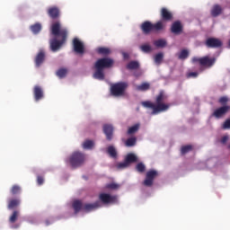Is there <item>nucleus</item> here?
Segmentation results:
<instances>
[{"mask_svg":"<svg viewBox=\"0 0 230 230\" xmlns=\"http://www.w3.org/2000/svg\"><path fill=\"white\" fill-rule=\"evenodd\" d=\"M51 33L55 38L49 40L50 49L53 53H57L67 38V30L60 26V22H57L51 26Z\"/></svg>","mask_w":230,"mask_h":230,"instance_id":"nucleus-1","label":"nucleus"},{"mask_svg":"<svg viewBox=\"0 0 230 230\" xmlns=\"http://www.w3.org/2000/svg\"><path fill=\"white\" fill-rule=\"evenodd\" d=\"M113 65L114 60L111 58H102L98 59L94 64L95 72L93 74V78H95V80H105L103 69H109V67H112Z\"/></svg>","mask_w":230,"mask_h":230,"instance_id":"nucleus-2","label":"nucleus"},{"mask_svg":"<svg viewBox=\"0 0 230 230\" xmlns=\"http://www.w3.org/2000/svg\"><path fill=\"white\" fill-rule=\"evenodd\" d=\"M72 207L75 210V214L80 213V211H84V213H91V211H95V209H99L102 208V202L96 201L95 203L90 204H82L80 200H75L72 204Z\"/></svg>","mask_w":230,"mask_h":230,"instance_id":"nucleus-3","label":"nucleus"},{"mask_svg":"<svg viewBox=\"0 0 230 230\" xmlns=\"http://www.w3.org/2000/svg\"><path fill=\"white\" fill-rule=\"evenodd\" d=\"M66 163L71 168H80L85 163V155L82 152L75 151L66 159Z\"/></svg>","mask_w":230,"mask_h":230,"instance_id":"nucleus-4","label":"nucleus"},{"mask_svg":"<svg viewBox=\"0 0 230 230\" xmlns=\"http://www.w3.org/2000/svg\"><path fill=\"white\" fill-rule=\"evenodd\" d=\"M128 87V84L125 82L117 83L111 87V93L112 96H123L125 94V89Z\"/></svg>","mask_w":230,"mask_h":230,"instance_id":"nucleus-5","label":"nucleus"},{"mask_svg":"<svg viewBox=\"0 0 230 230\" xmlns=\"http://www.w3.org/2000/svg\"><path fill=\"white\" fill-rule=\"evenodd\" d=\"M137 155H136V154H132V153L128 154L127 156L125 157V161L122 163H119L117 164V168H119V170L128 168L131 163H137Z\"/></svg>","mask_w":230,"mask_h":230,"instance_id":"nucleus-6","label":"nucleus"},{"mask_svg":"<svg viewBox=\"0 0 230 230\" xmlns=\"http://www.w3.org/2000/svg\"><path fill=\"white\" fill-rule=\"evenodd\" d=\"M197 62H199V64H200V66H205L206 67H211L215 62H217V58H209V57H204V58H192V64H197Z\"/></svg>","mask_w":230,"mask_h":230,"instance_id":"nucleus-7","label":"nucleus"},{"mask_svg":"<svg viewBox=\"0 0 230 230\" xmlns=\"http://www.w3.org/2000/svg\"><path fill=\"white\" fill-rule=\"evenodd\" d=\"M143 107H146V109H152V114H159L160 112H164V110L166 109V106H163L161 104L157 105L155 103H152L150 102H142Z\"/></svg>","mask_w":230,"mask_h":230,"instance_id":"nucleus-8","label":"nucleus"},{"mask_svg":"<svg viewBox=\"0 0 230 230\" xmlns=\"http://www.w3.org/2000/svg\"><path fill=\"white\" fill-rule=\"evenodd\" d=\"M99 199L102 204H117L118 197L107 193H101Z\"/></svg>","mask_w":230,"mask_h":230,"instance_id":"nucleus-9","label":"nucleus"},{"mask_svg":"<svg viewBox=\"0 0 230 230\" xmlns=\"http://www.w3.org/2000/svg\"><path fill=\"white\" fill-rule=\"evenodd\" d=\"M157 177V171L151 170L146 172V180L144 181V186H152L154 184V180Z\"/></svg>","mask_w":230,"mask_h":230,"instance_id":"nucleus-10","label":"nucleus"},{"mask_svg":"<svg viewBox=\"0 0 230 230\" xmlns=\"http://www.w3.org/2000/svg\"><path fill=\"white\" fill-rule=\"evenodd\" d=\"M73 48H74V51L75 53H78L79 55L84 54V52L85 51V47L84 46V42L80 41L78 38L74 39Z\"/></svg>","mask_w":230,"mask_h":230,"instance_id":"nucleus-11","label":"nucleus"},{"mask_svg":"<svg viewBox=\"0 0 230 230\" xmlns=\"http://www.w3.org/2000/svg\"><path fill=\"white\" fill-rule=\"evenodd\" d=\"M206 46L208 48H222V40L217 38H208L206 40Z\"/></svg>","mask_w":230,"mask_h":230,"instance_id":"nucleus-12","label":"nucleus"},{"mask_svg":"<svg viewBox=\"0 0 230 230\" xmlns=\"http://www.w3.org/2000/svg\"><path fill=\"white\" fill-rule=\"evenodd\" d=\"M230 107L229 106H222L218 109H217L214 112H213V116H215V118H217V119L222 118V116H225V114H227V112L229 111Z\"/></svg>","mask_w":230,"mask_h":230,"instance_id":"nucleus-13","label":"nucleus"},{"mask_svg":"<svg viewBox=\"0 0 230 230\" xmlns=\"http://www.w3.org/2000/svg\"><path fill=\"white\" fill-rule=\"evenodd\" d=\"M167 96L164 94V92H161L159 95L156 97V105H163L164 107H166L164 111H168L170 109L169 104L163 103L164 102H166Z\"/></svg>","mask_w":230,"mask_h":230,"instance_id":"nucleus-14","label":"nucleus"},{"mask_svg":"<svg viewBox=\"0 0 230 230\" xmlns=\"http://www.w3.org/2000/svg\"><path fill=\"white\" fill-rule=\"evenodd\" d=\"M103 132L109 141L112 139V132H114V127L111 124H105L103 126Z\"/></svg>","mask_w":230,"mask_h":230,"instance_id":"nucleus-15","label":"nucleus"},{"mask_svg":"<svg viewBox=\"0 0 230 230\" xmlns=\"http://www.w3.org/2000/svg\"><path fill=\"white\" fill-rule=\"evenodd\" d=\"M140 128L141 123L137 122L128 128L127 134L128 136H134V134H137Z\"/></svg>","mask_w":230,"mask_h":230,"instance_id":"nucleus-16","label":"nucleus"},{"mask_svg":"<svg viewBox=\"0 0 230 230\" xmlns=\"http://www.w3.org/2000/svg\"><path fill=\"white\" fill-rule=\"evenodd\" d=\"M34 98L36 102H39L40 100H42L44 98V92L42 91V88H40V86L34 87Z\"/></svg>","mask_w":230,"mask_h":230,"instance_id":"nucleus-17","label":"nucleus"},{"mask_svg":"<svg viewBox=\"0 0 230 230\" xmlns=\"http://www.w3.org/2000/svg\"><path fill=\"white\" fill-rule=\"evenodd\" d=\"M141 30H142L143 33H145L146 35H148V33H150V31H153V23L150 22H145L141 25Z\"/></svg>","mask_w":230,"mask_h":230,"instance_id":"nucleus-18","label":"nucleus"},{"mask_svg":"<svg viewBox=\"0 0 230 230\" xmlns=\"http://www.w3.org/2000/svg\"><path fill=\"white\" fill-rule=\"evenodd\" d=\"M44 50H40L35 58L36 67H40L42 62H44Z\"/></svg>","mask_w":230,"mask_h":230,"instance_id":"nucleus-19","label":"nucleus"},{"mask_svg":"<svg viewBox=\"0 0 230 230\" xmlns=\"http://www.w3.org/2000/svg\"><path fill=\"white\" fill-rule=\"evenodd\" d=\"M222 13V6L215 4L211 9L212 17H218Z\"/></svg>","mask_w":230,"mask_h":230,"instance_id":"nucleus-20","label":"nucleus"},{"mask_svg":"<svg viewBox=\"0 0 230 230\" xmlns=\"http://www.w3.org/2000/svg\"><path fill=\"white\" fill-rule=\"evenodd\" d=\"M153 44L154 46H155V48L163 49V48H166L168 42L164 39H159L155 40Z\"/></svg>","mask_w":230,"mask_h":230,"instance_id":"nucleus-21","label":"nucleus"},{"mask_svg":"<svg viewBox=\"0 0 230 230\" xmlns=\"http://www.w3.org/2000/svg\"><path fill=\"white\" fill-rule=\"evenodd\" d=\"M164 58V54L163 52L157 53L154 57L155 64H156V66H161V64H163Z\"/></svg>","mask_w":230,"mask_h":230,"instance_id":"nucleus-22","label":"nucleus"},{"mask_svg":"<svg viewBox=\"0 0 230 230\" xmlns=\"http://www.w3.org/2000/svg\"><path fill=\"white\" fill-rule=\"evenodd\" d=\"M171 30L172 33H181L182 31V25L179 22H175L172 23Z\"/></svg>","mask_w":230,"mask_h":230,"instance_id":"nucleus-23","label":"nucleus"},{"mask_svg":"<svg viewBox=\"0 0 230 230\" xmlns=\"http://www.w3.org/2000/svg\"><path fill=\"white\" fill-rule=\"evenodd\" d=\"M82 146L84 150H93L94 148V141L93 140H85Z\"/></svg>","mask_w":230,"mask_h":230,"instance_id":"nucleus-24","label":"nucleus"},{"mask_svg":"<svg viewBox=\"0 0 230 230\" xmlns=\"http://www.w3.org/2000/svg\"><path fill=\"white\" fill-rule=\"evenodd\" d=\"M107 153L110 156H111L113 159H116L118 157V151H116V147L114 146H110L107 148Z\"/></svg>","mask_w":230,"mask_h":230,"instance_id":"nucleus-25","label":"nucleus"},{"mask_svg":"<svg viewBox=\"0 0 230 230\" xmlns=\"http://www.w3.org/2000/svg\"><path fill=\"white\" fill-rule=\"evenodd\" d=\"M58 8L57 7H52L49 9V17H51L52 19H57V17H58Z\"/></svg>","mask_w":230,"mask_h":230,"instance_id":"nucleus-26","label":"nucleus"},{"mask_svg":"<svg viewBox=\"0 0 230 230\" xmlns=\"http://www.w3.org/2000/svg\"><path fill=\"white\" fill-rule=\"evenodd\" d=\"M161 15L164 21H170V19H172V13H170L166 8L162 9Z\"/></svg>","mask_w":230,"mask_h":230,"instance_id":"nucleus-27","label":"nucleus"},{"mask_svg":"<svg viewBox=\"0 0 230 230\" xmlns=\"http://www.w3.org/2000/svg\"><path fill=\"white\" fill-rule=\"evenodd\" d=\"M140 49L143 51V53H152L153 51L152 46L148 43L141 45Z\"/></svg>","mask_w":230,"mask_h":230,"instance_id":"nucleus-28","label":"nucleus"},{"mask_svg":"<svg viewBox=\"0 0 230 230\" xmlns=\"http://www.w3.org/2000/svg\"><path fill=\"white\" fill-rule=\"evenodd\" d=\"M21 204V199H11L8 203V209H13V208H17Z\"/></svg>","mask_w":230,"mask_h":230,"instance_id":"nucleus-29","label":"nucleus"},{"mask_svg":"<svg viewBox=\"0 0 230 230\" xmlns=\"http://www.w3.org/2000/svg\"><path fill=\"white\" fill-rule=\"evenodd\" d=\"M42 30V25L40 23H35L34 25L31 26V31L34 33V35H37Z\"/></svg>","mask_w":230,"mask_h":230,"instance_id":"nucleus-30","label":"nucleus"},{"mask_svg":"<svg viewBox=\"0 0 230 230\" xmlns=\"http://www.w3.org/2000/svg\"><path fill=\"white\" fill-rule=\"evenodd\" d=\"M150 89V84L143 83L140 85H136L137 91H148Z\"/></svg>","mask_w":230,"mask_h":230,"instance_id":"nucleus-31","label":"nucleus"},{"mask_svg":"<svg viewBox=\"0 0 230 230\" xmlns=\"http://www.w3.org/2000/svg\"><path fill=\"white\" fill-rule=\"evenodd\" d=\"M164 29V24L163 22H157L156 23L153 24V31H161V30Z\"/></svg>","mask_w":230,"mask_h":230,"instance_id":"nucleus-32","label":"nucleus"},{"mask_svg":"<svg viewBox=\"0 0 230 230\" xmlns=\"http://www.w3.org/2000/svg\"><path fill=\"white\" fill-rule=\"evenodd\" d=\"M97 53H99V55H110L111 49L105 48V47H100L97 49Z\"/></svg>","mask_w":230,"mask_h":230,"instance_id":"nucleus-33","label":"nucleus"},{"mask_svg":"<svg viewBox=\"0 0 230 230\" xmlns=\"http://www.w3.org/2000/svg\"><path fill=\"white\" fill-rule=\"evenodd\" d=\"M188 57H190V52L187 49L181 50L178 55V58H180V60H186Z\"/></svg>","mask_w":230,"mask_h":230,"instance_id":"nucleus-34","label":"nucleus"},{"mask_svg":"<svg viewBox=\"0 0 230 230\" xmlns=\"http://www.w3.org/2000/svg\"><path fill=\"white\" fill-rule=\"evenodd\" d=\"M137 141V138L136 137H131L127 139L126 146H135Z\"/></svg>","mask_w":230,"mask_h":230,"instance_id":"nucleus-35","label":"nucleus"},{"mask_svg":"<svg viewBox=\"0 0 230 230\" xmlns=\"http://www.w3.org/2000/svg\"><path fill=\"white\" fill-rule=\"evenodd\" d=\"M128 69H137L139 67V62L137 61H131L127 66Z\"/></svg>","mask_w":230,"mask_h":230,"instance_id":"nucleus-36","label":"nucleus"},{"mask_svg":"<svg viewBox=\"0 0 230 230\" xmlns=\"http://www.w3.org/2000/svg\"><path fill=\"white\" fill-rule=\"evenodd\" d=\"M66 75H67V69L66 68H61L57 72V76H58V78H65Z\"/></svg>","mask_w":230,"mask_h":230,"instance_id":"nucleus-37","label":"nucleus"},{"mask_svg":"<svg viewBox=\"0 0 230 230\" xmlns=\"http://www.w3.org/2000/svg\"><path fill=\"white\" fill-rule=\"evenodd\" d=\"M19 217V211L15 210L13 212V215L10 217L9 218V222L11 224L15 223V221L17 220V217Z\"/></svg>","mask_w":230,"mask_h":230,"instance_id":"nucleus-38","label":"nucleus"},{"mask_svg":"<svg viewBox=\"0 0 230 230\" xmlns=\"http://www.w3.org/2000/svg\"><path fill=\"white\" fill-rule=\"evenodd\" d=\"M11 191L13 195H17V193H21V187H19V185H14L13 186Z\"/></svg>","mask_w":230,"mask_h":230,"instance_id":"nucleus-39","label":"nucleus"},{"mask_svg":"<svg viewBox=\"0 0 230 230\" xmlns=\"http://www.w3.org/2000/svg\"><path fill=\"white\" fill-rule=\"evenodd\" d=\"M191 146H184L181 147V154L184 155V154H188V152H191Z\"/></svg>","mask_w":230,"mask_h":230,"instance_id":"nucleus-40","label":"nucleus"},{"mask_svg":"<svg viewBox=\"0 0 230 230\" xmlns=\"http://www.w3.org/2000/svg\"><path fill=\"white\" fill-rule=\"evenodd\" d=\"M227 102H229V98L227 96H223L219 99V103H221V105H226Z\"/></svg>","mask_w":230,"mask_h":230,"instance_id":"nucleus-41","label":"nucleus"},{"mask_svg":"<svg viewBox=\"0 0 230 230\" xmlns=\"http://www.w3.org/2000/svg\"><path fill=\"white\" fill-rule=\"evenodd\" d=\"M145 165H144V164L143 163H139V164H137V170L138 171V172H145Z\"/></svg>","mask_w":230,"mask_h":230,"instance_id":"nucleus-42","label":"nucleus"},{"mask_svg":"<svg viewBox=\"0 0 230 230\" xmlns=\"http://www.w3.org/2000/svg\"><path fill=\"white\" fill-rule=\"evenodd\" d=\"M106 187L110 188V190H118V188H119V185H118L117 183H110Z\"/></svg>","mask_w":230,"mask_h":230,"instance_id":"nucleus-43","label":"nucleus"},{"mask_svg":"<svg viewBox=\"0 0 230 230\" xmlns=\"http://www.w3.org/2000/svg\"><path fill=\"white\" fill-rule=\"evenodd\" d=\"M187 76L188 78H197V76H199V72H190Z\"/></svg>","mask_w":230,"mask_h":230,"instance_id":"nucleus-44","label":"nucleus"},{"mask_svg":"<svg viewBox=\"0 0 230 230\" xmlns=\"http://www.w3.org/2000/svg\"><path fill=\"white\" fill-rule=\"evenodd\" d=\"M37 183L40 185V186H42V184H44V178L40 177V176H38L37 178Z\"/></svg>","mask_w":230,"mask_h":230,"instance_id":"nucleus-45","label":"nucleus"},{"mask_svg":"<svg viewBox=\"0 0 230 230\" xmlns=\"http://www.w3.org/2000/svg\"><path fill=\"white\" fill-rule=\"evenodd\" d=\"M223 128H230V119H226L223 125Z\"/></svg>","mask_w":230,"mask_h":230,"instance_id":"nucleus-46","label":"nucleus"},{"mask_svg":"<svg viewBox=\"0 0 230 230\" xmlns=\"http://www.w3.org/2000/svg\"><path fill=\"white\" fill-rule=\"evenodd\" d=\"M229 140V136H225L221 139V143L226 144Z\"/></svg>","mask_w":230,"mask_h":230,"instance_id":"nucleus-47","label":"nucleus"},{"mask_svg":"<svg viewBox=\"0 0 230 230\" xmlns=\"http://www.w3.org/2000/svg\"><path fill=\"white\" fill-rule=\"evenodd\" d=\"M18 227H19V225L11 226V229H17Z\"/></svg>","mask_w":230,"mask_h":230,"instance_id":"nucleus-48","label":"nucleus"},{"mask_svg":"<svg viewBox=\"0 0 230 230\" xmlns=\"http://www.w3.org/2000/svg\"><path fill=\"white\" fill-rule=\"evenodd\" d=\"M123 57H124V58H128V55L126 52H124V53H123Z\"/></svg>","mask_w":230,"mask_h":230,"instance_id":"nucleus-49","label":"nucleus"},{"mask_svg":"<svg viewBox=\"0 0 230 230\" xmlns=\"http://www.w3.org/2000/svg\"><path fill=\"white\" fill-rule=\"evenodd\" d=\"M45 224H46V226H49V224H51V223H49V221L47 220V221H45Z\"/></svg>","mask_w":230,"mask_h":230,"instance_id":"nucleus-50","label":"nucleus"},{"mask_svg":"<svg viewBox=\"0 0 230 230\" xmlns=\"http://www.w3.org/2000/svg\"><path fill=\"white\" fill-rule=\"evenodd\" d=\"M228 48L230 49V40H229V41H228Z\"/></svg>","mask_w":230,"mask_h":230,"instance_id":"nucleus-51","label":"nucleus"}]
</instances>
